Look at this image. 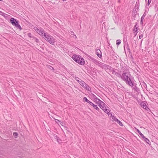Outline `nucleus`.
<instances>
[{"mask_svg": "<svg viewBox=\"0 0 158 158\" xmlns=\"http://www.w3.org/2000/svg\"><path fill=\"white\" fill-rule=\"evenodd\" d=\"M152 0H148L147 5L148 6L150 4Z\"/></svg>", "mask_w": 158, "mask_h": 158, "instance_id": "nucleus-35", "label": "nucleus"}, {"mask_svg": "<svg viewBox=\"0 0 158 158\" xmlns=\"http://www.w3.org/2000/svg\"><path fill=\"white\" fill-rule=\"evenodd\" d=\"M144 17H144V16H143L142 15L141 16V17L140 20H142V21H143V19H144Z\"/></svg>", "mask_w": 158, "mask_h": 158, "instance_id": "nucleus-44", "label": "nucleus"}, {"mask_svg": "<svg viewBox=\"0 0 158 158\" xmlns=\"http://www.w3.org/2000/svg\"><path fill=\"white\" fill-rule=\"evenodd\" d=\"M140 24L142 26L143 25V21H142V20H140Z\"/></svg>", "mask_w": 158, "mask_h": 158, "instance_id": "nucleus-42", "label": "nucleus"}, {"mask_svg": "<svg viewBox=\"0 0 158 158\" xmlns=\"http://www.w3.org/2000/svg\"><path fill=\"white\" fill-rule=\"evenodd\" d=\"M99 63L98 64H97V65H98V66L101 68H102V66L104 63H102V62L99 61Z\"/></svg>", "mask_w": 158, "mask_h": 158, "instance_id": "nucleus-26", "label": "nucleus"}, {"mask_svg": "<svg viewBox=\"0 0 158 158\" xmlns=\"http://www.w3.org/2000/svg\"><path fill=\"white\" fill-rule=\"evenodd\" d=\"M110 47L111 48V49H112V47L111 46H110ZM109 53L111 56H112V55H114V54H115L113 50L112 49L111 50H109Z\"/></svg>", "mask_w": 158, "mask_h": 158, "instance_id": "nucleus-22", "label": "nucleus"}, {"mask_svg": "<svg viewBox=\"0 0 158 158\" xmlns=\"http://www.w3.org/2000/svg\"><path fill=\"white\" fill-rule=\"evenodd\" d=\"M112 121H114L118 123V124L120 126H123V124L122 123V122L119 121L118 119H117L115 116H113L112 117Z\"/></svg>", "mask_w": 158, "mask_h": 158, "instance_id": "nucleus-12", "label": "nucleus"}, {"mask_svg": "<svg viewBox=\"0 0 158 158\" xmlns=\"http://www.w3.org/2000/svg\"><path fill=\"white\" fill-rule=\"evenodd\" d=\"M92 102H91L90 101H89L88 103H89L90 105L92 104Z\"/></svg>", "mask_w": 158, "mask_h": 158, "instance_id": "nucleus-48", "label": "nucleus"}, {"mask_svg": "<svg viewBox=\"0 0 158 158\" xmlns=\"http://www.w3.org/2000/svg\"><path fill=\"white\" fill-rule=\"evenodd\" d=\"M72 58L75 62L81 65H84L85 64L84 59L80 55L73 54Z\"/></svg>", "mask_w": 158, "mask_h": 158, "instance_id": "nucleus-1", "label": "nucleus"}, {"mask_svg": "<svg viewBox=\"0 0 158 158\" xmlns=\"http://www.w3.org/2000/svg\"><path fill=\"white\" fill-rule=\"evenodd\" d=\"M139 26H138V24L137 22L135 24L133 28V31H136V30H137V31H138V30L139 29Z\"/></svg>", "mask_w": 158, "mask_h": 158, "instance_id": "nucleus-17", "label": "nucleus"}, {"mask_svg": "<svg viewBox=\"0 0 158 158\" xmlns=\"http://www.w3.org/2000/svg\"><path fill=\"white\" fill-rule=\"evenodd\" d=\"M32 38H33V39L35 40L36 43H38L39 42V39H37V38H36L34 36H33L32 37Z\"/></svg>", "mask_w": 158, "mask_h": 158, "instance_id": "nucleus-27", "label": "nucleus"}, {"mask_svg": "<svg viewBox=\"0 0 158 158\" xmlns=\"http://www.w3.org/2000/svg\"><path fill=\"white\" fill-rule=\"evenodd\" d=\"M83 100L84 102H85L87 103H88L89 101L87 99V98L86 97H84L83 98Z\"/></svg>", "mask_w": 158, "mask_h": 158, "instance_id": "nucleus-31", "label": "nucleus"}, {"mask_svg": "<svg viewBox=\"0 0 158 158\" xmlns=\"http://www.w3.org/2000/svg\"><path fill=\"white\" fill-rule=\"evenodd\" d=\"M142 40H141V44H140V45H141V43H142Z\"/></svg>", "mask_w": 158, "mask_h": 158, "instance_id": "nucleus-53", "label": "nucleus"}, {"mask_svg": "<svg viewBox=\"0 0 158 158\" xmlns=\"http://www.w3.org/2000/svg\"><path fill=\"white\" fill-rule=\"evenodd\" d=\"M121 43V41L120 40H118L116 41V45L117 46L119 45Z\"/></svg>", "mask_w": 158, "mask_h": 158, "instance_id": "nucleus-28", "label": "nucleus"}, {"mask_svg": "<svg viewBox=\"0 0 158 158\" xmlns=\"http://www.w3.org/2000/svg\"><path fill=\"white\" fill-rule=\"evenodd\" d=\"M137 84L134 83L132 85H131L130 86L131 87L132 89L134 90V91L136 92H139L140 90L139 89L137 86Z\"/></svg>", "mask_w": 158, "mask_h": 158, "instance_id": "nucleus-10", "label": "nucleus"}, {"mask_svg": "<svg viewBox=\"0 0 158 158\" xmlns=\"http://www.w3.org/2000/svg\"><path fill=\"white\" fill-rule=\"evenodd\" d=\"M125 44H127V47L126 48H127V50L128 51L129 53V54H132V52L131 51L130 49V47H129V46L127 42V41H126L125 43H124V45H125ZM124 49H125V46H124Z\"/></svg>", "mask_w": 158, "mask_h": 158, "instance_id": "nucleus-16", "label": "nucleus"}, {"mask_svg": "<svg viewBox=\"0 0 158 158\" xmlns=\"http://www.w3.org/2000/svg\"><path fill=\"white\" fill-rule=\"evenodd\" d=\"M35 30L38 32V31L40 30V29H39L37 27H35L34 28Z\"/></svg>", "mask_w": 158, "mask_h": 158, "instance_id": "nucleus-40", "label": "nucleus"}, {"mask_svg": "<svg viewBox=\"0 0 158 158\" xmlns=\"http://www.w3.org/2000/svg\"><path fill=\"white\" fill-rule=\"evenodd\" d=\"M112 72V73L113 74L115 75V73H116V72L114 70V68L111 67V68L110 70Z\"/></svg>", "mask_w": 158, "mask_h": 158, "instance_id": "nucleus-24", "label": "nucleus"}, {"mask_svg": "<svg viewBox=\"0 0 158 158\" xmlns=\"http://www.w3.org/2000/svg\"><path fill=\"white\" fill-rule=\"evenodd\" d=\"M115 75L120 78L122 77V74H121V71L116 72V73H115Z\"/></svg>", "mask_w": 158, "mask_h": 158, "instance_id": "nucleus-20", "label": "nucleus"}, {"mask_svg": "<svg viewBox=\"0 0 158 158\" xmlns=\"http://www.w3.org/2000/svg\"><path fill=\"white\" fill-rule=\"evenodd\" d=\"M134 78L133 76H131L129 78H128V80L125 83L128 85L130 86L131 85H132L134 83Z\"/></svg>", "mask_w": 158, "mask_h": 158, "instance_id": "nucleus-9", "label": "nucleus"}, {"mask_svg": "<svg viewBox=\"0 0 158 158\" xmlns=\"http://www.w3.org/2000/svg\"><path fill=\"white\" fill-rule=\"evenodd\" d=\"M96 54L100 58H101L102 57V52L101 50L99 49H96Z\"/></svg>", "mask_w": 158, "mask_h": 158, "instance_id": "nucleus-14", "label": "nucleus"}, {"mask_svg": "<svg viewBox=\"0 0 158 158\" xmlns=\"http://www.w3.org/2000/svg\"><path fill=\"white\" fill-rule=\"evenodd\" d=\"M0 15L4 16L5 18H7L8 17V15L3 12L0 10Z\"/></svg>", "mask_w": 158, "mask_h": 158, "instance_id": "nucleus-21", "label": "nucleus"}, {"mask_svg": "<svg viewBox=\"0 0 158 158\" xmlns=\"http://www.w3.org/2000/svg\"><path fill=\"white\" fill-rule=\"evenodd\" d=\"M145 85H146V87H147V85L146 84H145Z\"/></svg>", "mask_w": 158, "mask_h": 158, "instance_id": "nucleus-54", "label": "nucleus"}, {"mask_svg": "<svg viewBox=\"0 0 158 158\" xmlns=\"http://www.w3.org/2000/svg\"><path fill=\"white\" fill-rule=\"evenodd\" d=\"M75 79L79 83L80 81V80H79V78L77 77H75Z\"/></svg>", "mask_w": 158, "mask_h": 158, "instance_id": "nucleus-33", "label": "nucleus"}, {"mask_svg": "<svg viewBox=\"0 0 158 158\" xmlns=\"http://www.w3.org/2000/svg\"><path fill=\"white\" fill-rule=\"evenodd\" d=\"M93 108L97 110L99 112L101 113V110H100V109L98 108L97 105H95L93 107Z\"/></svg>", "mask_w": 158, "mask_h": 158, "instance_id": "nucleus-23", "label": "nucleus"}, {"mask_svg": "<svg viewBox=\"0 0 158 158\" xmlns=\"http://www.w3.org/2000/svg\"><path fill=\"white\" fill-rule=\"evenodd\" d=\"M136 41H136V40H135V41H134V42H135V44H136V45H137V43H136Z\"/></svg>", "mask_w": 158, "mask_h": 158, "instance_id": "nucleus-50", "label": "nucleus"}, {"mask_svg": "<svg viewBox=\"0 0 158 158\" xmlns=\"http://www.w3.org/2000/svg\"><path fill=\"white\" fill-rule=\"evenodd\" d=\"M14 137L15 138H17L18 135V134L17 132H15L13 133Z\"/></svg>", "mask_w": 158, "mask_h": 158, "instance_id": "nucleus-25", "label": "nucleus"}, {"mask_svg": "<svg viewBox=\"0 0 158 158\" xmlns=\"http://www.w3.org/2000/svg\"><path fill=\"white\" fill-rule=\"evenodd\" d=\"M3 0H0V1H2Z\"/></svg>", "mask_w": 158, "mask_h": 158, "instance_id": "nucleus-55", "label": "nucleus"}, {"mask_svg": "<svg viewBox=\"0 0 158 158\" xmlns=\"http://www.w3.org/2000/svg\"><path fill=\"white\" fill-rule=\"evenodd\" d=\"M146 11H145V12H144V14H143V16L144 17H145L146 16Z\"/></svg>", "mask_w": 158, "mask_h": 158, "instance_id": "nucleus-45", "label": "nucleus"}, {"mask_svg": "<svg viewBox=\"0 0 158 158\" xmlns=\"http://www.w3.org/2000/svg\"><path fill=\"white\" fill-rule=\"evenodd\" d=\"M94 102L96 104H98L99 102H98V100L96 99H94V100H93Z\"/></svg>", "mask_w": 158, "mask_h": 158, "instance_id": "nucleus-38", "label": "nucleus"}, {"mask_svg": "<svg viewBox=\"0 0 158 158\" xmlns=\"http://www.w3.org/2000/svg\"><path fill=\"white\" fill-rule=\"evenodd\" d=\"M113 56V58L114 59L117 58V56L115 55V54H114V55H112Z\"/></svg>", "mask_w": 158, "mask_h": 158, "instance_id": "nucleus-43", "label": "nucleus"}, {"mask_svg": "<svg viewBox=\"0 0 158 158\" xmlns=\"http://www.w3.org/2000/svg\"><path fill=\"white\" fill-rule=\"evenodd\" d=\"M43 37L50 44L54 45L55 39L52 36L48 34L44 33Z\"/></svg>", "mask_w": 158, "mask_h": 158, "instance_id": "nucleus-3", "label": "nucleus"}, {"mask_svg": "<svg viewBox=\"0 0 158 158\" xmlns=\"http://www.w3.org/2000/svg\"><path fill=\"white\" fill-rule=\"evenodd\" d=\"M130 54V56H131V58L132 59H133V56H132V54Z\"/></svg>", "mask_w": 158, "mask_h": 158, "instance_id": "nucleus-46", "label": "nucleus"}, {"mask_svg": "<svg viewBox=\"0 0 158 158\" xmlns=\"http://www.w3.org/2000/svg\"><path fill=\"white\" fill-rule=\"evenodd\" d=\"M145 1H146V0H145Z\"/></svg>", "mask_w": 158, "mask_h": 158, "instance_id": "nucleus-58", "label": "nucleus"}, {"mask_svg": "<svg viewBox=\"0 0 158 158\" xmlns=\"http://www.w3.org/2000/svg\"><path fill=\"white\" fill-rule=\"evenodd\" d=\"M110 115V116L112 118V117L113 116V115H112V114L111 113L110 114V113L109 115Z\"/></svg>", "mask_w": 158, "mask_h": 158, "instance_id": "nucleus-47", "label": "nucleus"}, {"mask_svg": "<svg viewBox=\"0 0 158 158\" xmlns=\"http://www.w3.org/2000/svg\"><path fill=\"white\" fill-rule=\"evenodd\" d=\"M48 68L50 70L53 71L54 70V68L50 65H48L47 66Z\"/></svg>", "mask_w": 158, "mask_h": 158, "instance_id": "nucleus-30", "label": "nucleus"}, {"mask_svg": "<svg viewBox=\"0 0 158 158\" xmlns=\"http://www.w3.org/2000/svg\"><path fill=\"white\" fill-rule=\"evenodd\" d=\"M63 1H66V0H62Z\"/></svg>", "mask_w": 158, "mask_h": 158, "instance_id": "nucleus-52", "label": "nucleus"}, {"mask_svg": "<svg viewBox=\"0 0 158 158\" xmlns=\"http://www.w3.org/2000/svg\"><path fill=\"white\" fill-rule=\"evenodd\" d=\"M38 33L42 37L44 36V34L45 33L44 32V30L43 29H40L39 31H38Z\"/></svg>", "mask_w": 158, "mask_h": 158, "instance_id": "nucleus-18", "label": "nucleus"}, {"mask_svg": "<svg viewBox=\"0 0 158 158\" xmlns=\"http://www.w3.org/2000/svg\"><path fill=\"white\" fill-rule=\"evenodd\" d=\"M108 44H109V45H110V44L109 43H108Z\"/></svg>", "mask_w": 158, "mask_h": 158, "instance_id": "nucleus-56", "label": "nucleus"}, {"mask_svg": "<svg viewBox=\"0 0 158 158\" xmlns=\"http://www.w3.org/2000/svg\"><path fill=\"white\" fill-rule=\"evenodd\" d=\"M27 35L30 38H32L33 36H31V34L30 33H29L27 34Z\"/></svg>", "mask_w": 158, "mask_h": 158, "instance_id": "nucleus-39", "label": "nucleus"}, {"mask_svg": "<svg viewBox=\"0 0 158 158\" xmlns=\"http://www.w3.org/2000/svg\"><path fill=\"white\" fill-rule=\"evenodd\" d=\"M139 0H137L135 5L133 9L132 12V16L134 18L136 17V15L138 11H139Z\"/></svg>", "mask_w": 158, "mask_h": 158, "instance_id": "nucleus-4", "label": "nucleus"}, {"mask_svg": "<svg viewBox=\"0 0 158 158\" xmlns=\"http://www.w3.org/2000/svg\"><path fill=\"white\" fill-rule=\"evenodd\" d=\"M85 54L89 58L91 59V60L96 64H98L99 63V61L98 60H97L95 59V58L92 57V56H90L89 55H88L86 54L85 53Z\"/></svg>", "mask_w": 158, "mask_h": 158, "instance_id": "nucleus-11", "label": "nucleus"}, {"mask_svg": "<svg viewBox=\"0 0 158 158\" xmlns=\"http://www.w3.org/2000/svg\"><path fill=\"white\" fill-rule=\"evenodd\" d=\"M10 23L13 26L15 27L17 29H19L20 30L22 29L20 25L19 24V21L17 19L13 18H12L10 20Z\"/></svg>", "mask_w": 158, "mask_h": 158, "instance_id": "nucleus-5", "label": "nucleus"}, {"mask_svg": "<svg viewBox=\"0 0 158 158\" xmlns=\"http://www.w3.org/2000/svg\"><path fill=\"white\" fill-rule=\"evenodd\" d=\"M111 67V66H110L109 65L103 64L102 66V69H104L105 70L109 69L110 70Z\"/></svg>", "mask_w": 158, "mask_h": 158, "instance_id": "nucleus-15", "label": "nucleus"}, {"mask_svg": "<svg viewBox=\"0 0 158 158\" xmlns=\"http://www.w3.org/2000/svg\"><path fill=\"white\" fill-rule=\"evenodd\" d=\"M133 32L134 34L135 35V36L136 35L138 31H137V30H136V31H133Z\"/></svg>", "mask_w": 158, "mask_h": 158, "instance_id": "nucleus-34", "label": "nucleus"}, {"mask_svg": "<svg viewBox=\"0 0 158 158\" xmlns=\"http://www.w3.org/2000/svg\"><path fill=\"white\" fill-rule=\"evenodd\" d=\"M140 105L143 108L146 109L147 111H148V110H149V108L146 105V103H145V102L141 101L140 103Z\"/></svg>", "mask_w": 158, "mask_h": 158, "instance_id": "nucleus-13", "label": "nucleus"}, {"mask_svg": "<svg viewBox=\"0 0 158 158\" xmlns=\"http://www.w3.org/2000/svg\"><path fill=\"white\" fill-rule=\"evenodd\" d=\"M137 14H138V15H139V13H137Z\"/></svg>", "mask_w": 158, "mask_h": 158, "instance_id": "nucleus-57", "label": "nucleus"}, {"mask_svg": "<svg viewBox=\"0 0 158 158\" xmlns=\"http://www.w3.org/2000/svg\"><path fill=\"white\" fill-rule=\"evenodd\" d=\"M95 105L93 103H92L90 105L93 107Z\"/></svg>", "mask_w": 158, "mask_h": 158, "instance_id": "nucleus-49", "label": "nucleus"}, {"mask_svg": "<svg viewBox=\"0 0 158 158\" xmlns=\"http://www.w3.org/2000/svg\"><path fill=\"white\" fill-rule=\"evenodd\" d=\"M58 138V139H57L56 140L57 141V142H58L59 143H61L62 140L59 137Z\"/></svg>", "mask_w": 158, "mask_h": 158, "instance_id": "nucleus-32", "label": "nucleus"}, {"mask_svg": "<svg viewBox=\"0 0 158 158\" xmlns=\"http://www.w3.org/2000/svg\"><path fill=\"white\" fill-rule=\"evenodd\" d=\"M60 123L63 126H64V125H65L63 121H60Z\"/></svg>", "mask_w": 158, "mask_h": 158, "instance_id": "nucleus-36", "label": "nucleus"}, {"mask_svg": "<svg viewBox=\"0 0 158 158\" xmlns=\"http://www.w3.org/2000/svg\"><path fill=\"white\" fill-rule=\"evenodd\" d=\"M53 138L56 139V140L57 139H58V137L55 134H53Z\"/></svg>", "mask_w": 158, "mask_h": 158, "instance_id": "nucleus-29", "label": "nucleus"}, {"mask_svg": "<svg viewBox=\"0 0 158 158\" xmlns=\"http://www.w3.org/2000/svg\"><path fill=\"white\" fill-rule=\"evenodd\" d=\"M90 96L92 99H93V100L95 99L98 100L99 99L93 94L91 93V94L90 95Z\"/></svg>", "mask_w": 158, "mask_h": 158, "instance_id": "nucleus-19", "label": "nucleus"}, {"mask_svg": "<svg viewBox=\"0 0 158 158\" xmlns=\"http://www.w3.org/2000/svg\"><path fill=\"white\" fill-rule=\"evenodd\" d=\"M135 128L137 132L139 133L140 136L143 139V140L148 144L150 145L151 144V142L149 140L148 138H146L138 129L136 128Z\"/></svg>", "mask_w": 158, "mask_h": 158, "instance_id": "nucleus-7", "label": "nucleus"}, {"mask_svg": "<svg viewBox=\"0 0 158 158\" xmlns=\"http://www.w3.org/2000/svg\"><path fill=\"white\" fill-rule=\"evenodd\" d=\"M156 95H157V96H158V93H156Z\"/></svg>", "mask_w": 158, "mask_h": 158, "instance_id": "nucleus-51", "label": "nucleus"}, {"mask_svg": "<svg viewBox=\"0 0 158 158\" xmlns=\"http://www.w3.org/2000/svg\"><path fill=\"white\" fill-rule=\"evenodd\" d=\"M80 81L79 83L80 84L83 88H84L85 89H86L87 90L90 91L91 90V88L89 86L86 84L85 82H84L83 81H82L80 79Z\"/></svg>", "mask_w": 158, "mask_h": 158, "instance_id": "nucleus-8", "label": "nucleus"}, {"mask_svg": "<svg viewBox=\"0 0 158 158\" xmlns=\"http://www.w3.org/2000/svg\"><path fill=\"white\" fill-rule=\"evenodd\" d=\"M143 34H141V35H139V39H141L143 37Z\"/></svg>", "mask_w": 158, "mask_h": 158, "instance_id": "nucleus-41", "label": "nucleus"}, {"mask_svg": "<svg viewBox=\"0 0 158 158\" xmlns=\"http://www.w3.org/2000/svg\"><path fill=\"white\" fill-rule=\"evenodd\" d=\"M54 119H55V122L56 123H57L58 124L60 122V121H59V120L57 119H56L55 118Z\"/></svg>", "mask_w": 158, "mask_h": 158, "instance_id": "nucleus-37", "label": "nucleus"}, {"mask_svg": "<svg viewBox=\"0 0 158 158\" xmlns=\"http://www.w3.org/2000/svg\"><path fill=\"white\" fill-rule=\"evenodd\" d=\"M131 76L130 73L128 72H124L122 74L121 79L126 82L128 78Z\"/></svg>", "mask_w": 158, "mask_h": 158, "instance_id": "nucleus-6", "label": "nucleus"}, {"mask_svg": "<svg viewBox=\"0 0 158 158\" xmlns=\"http://www.w3.org/2000/svg\"><path fill=\"white\" fill-rule=\"evenodd\" d=\"M98 106L107 114L109 116L110 112V109L100 99L98 100Z\"/></svg>", "mask_w": 158, "mask_h": 158, "instance_id": "nucleus-2", "label": "nucleus"}]
</instances>
